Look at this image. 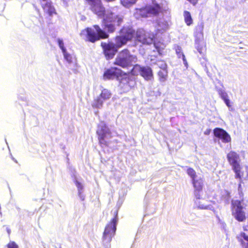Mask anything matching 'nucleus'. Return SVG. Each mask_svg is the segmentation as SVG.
<instances>
[{
	"instance_id": "obj_1",
	"label": "nucleus",
	"mask_w": 248,
	"mask_h": 248,
	"mask_svg": "<svg viewBox=\"0 0 248 248\" xmlns=\"http://www.w3.org/2000/svg\"><path fill=\"white\" fill-rule=\"evenodd\" d=\"M154 34L146 32L143 29H139L135 32L132 27H124L120 31V35L115 38L114 44L118 48L135 38L143 44L150 45L154 42Z\"/></svg>"
},
{
	"instance_id": "obj_2",
	"label": "nucleus",
	"mask_w": 248,
	"mask_h": 248,
	"mask_svg": "<svg viewBox=\"0 0 248 248\" xmlns=\"http://www.w3.org/2000/svg\"><path fill=\"white\" fill-rule=\"evenodd\" d=\"M91 6L92 12L99 17H103V25L108 31L112 32L116 26H119L123 21V16L116 15L110 11H105L100 0H85Z\"/></svg>"
},
{
	"instance_id": "obj_3",
	"label": "nucleus",
	"mask_w": 248,
	"mask_h": 248,
	"mask_svg": "<svg viewBox=\"0 0 248 248\" xmlns=\"http://www.w3.org/2000/svg\"><path fill=\"white\" fill-rule=\"evenodd\" d=\"M94 29L87 28L82 30L80 33V37L86 41L94 43L100 38H106L108 35L98 25L93 26Z\"/></svg>"
},
{
	"instance_id": "obj_4",
	"label": "nucleus",
	"mask_w": 248,
	"mask_h": 248,
	"mask_svg": "<svg viewBox=\"0 0 248 248\" xmlns=\"http://www.w3.org/2000/svg\"><path fill=\"white\" fill-rule=\"evenodd\" d=\"M137 61L136 56L131 54L128 49H124L118 53L114 63L123 68H126L132 65Z\"/></svg>"
},
{
	"instance_id": "obj_5",
	"label": "nucleus",
	"mask_w": 248,
	"mask_h": 248,
	"mask_svg": "<svg viewBox=\"0 0 248 248\" xmlns=\"http://www.w3.org/2000/svg\"><path fill=\"white\" fill-rule=\"evenodd\" d=\"M248 209L243 200H235L232 202V213L234 218L239 222H243L246 219Z\"/></svg>"
},
{
	"instance_id": "obj_6",
	"label": "nucleus",
	"mask_w": 248,
	"mask_h": 248,
	"mask_svg": "<svg viewBox=\"0 0 248 248\" xmlns=\"http://www.w3.org/2000/svg\"><path fill=\"white\" fill-rule=\"evenodd\" d=\"M118 218L117 212L115 217L106 226L102 237V242L104 246H108L114 236Z\"/></svg>"
},
{
	"instance_id": "obj_7",
	"label": "nucleus",
	"mask_w": 248,
	"mask_h": 248,
	"mask_svg": "<svg viewBox=\"0 0 248 248\" xmlns=\"http://www.w3.org/2000/svg\"><path fill=\"white\" fill-rule=\"evenodd\" d=\"M135 10L134 16L136 18H139L158 15L160 12V7L158 4H155L140 9H136Z\"/></svg>"
},
{
	"instance_id": "obj_8",
	"label": "nucleus",
	"mask_w": 248,
	"mask_h": 248,
	"mask_svg": "<svg viewBox=\"0 0 248 248\" xmlns=\"http://www.w3.org/2000/svg\"><path fill=\"white\" fill-rule=\"evenodd\" d=\"M96 133L100 144L102 146H108L112 135L110 130L104 122H101L99 123Z\"/></svg>"
},
{
	"instance_id": "obj_9",
	"label": "nucleus",
	"mask_w": 248,
	"mask_h": 248,
	"mask_svg": "<svg viewBox=\"0 0 248 248\" xmlns=\"http://www.w3.org/2000/svg\"><path fill=\"white\" fill-rule=\"evenodd\" d=\"M194 205L195 208L201 210L215 211L216 203L213 202H205L202 198V194L196 192L195 194Z\"/></svg>"
},
{
	"instance_id": "obj_10",
	"label": "nucleus",
	"mask_w": 248,
	"mask_h": 248,
	"mask_svg": "<svg viewBox=\"0 0 248 248\" xmlns=\"http://www.w3.org/2000/svg\"><path fill=\"white\" fill-rule=\"evenodd\" d=\"M227 159L229 163L232 166L233 170L235 173V178L240 179L242 176L241 167L238 162L239 155L233 151H231L227 155Z\"/></svg>"
},
{
	"instance_id": "obj_11",
	"label": "nucleus",
	"mask_w": 248,
	"mask_h": 248,
	"mask_svg": "<svg viewBox=\"0 0 248 248\" xmlns=\"http://www.w3.org/2000/svg\"><path fill=\"white\" fill-rule=\"evenodd\" d=\"M118 79L120 80L119 86L124 92L129 91L136 84L135 78L131 75L124 74L118 78Z\"/></svg>"
},
{
	"instance_id": "obj_12",
	"label": "nucleus",
	"mask_w": 248,
	"mask_h": 248,
	"mask_svg": "<svg viewBox=\"0 0 248 248\" xmlns=\"http://www.w3.org/2000/svg\"><path fill=\"white\" fill-rule=\"evenodd\" d=\"M134 74L139 73L146 80H150L153 78L152 69L149 66H141L135 65L132 70Z\"/></svg>"
},
{
	"instance_id": "obj_13",
	"label": "nucleus",
	"mask_w": 248,
	"mask_h": 248,
	"mask_svg": "<svg viewBox=\"0 0 248 248\" xmlns=\"http://www.w3.org/2000/svg\"><path fill=\"white\" fill-rule=\"evenodd\" d=\"M111 93L107 89H103L101 94L94 98L92 103V107L94 108H100L102 107L103 102L110 98Z\"/></svg>"
},
{
	"instance_id": "obj_14",
	"label": "nucleus",
	"mask_w": 248,
	"mask_h": 248,
	"mask_svg": "<svg viewBox=\"0 0 248 248\" xmlns=\"http://www.w3.org/2000/svg\"><path fill=\"white\" fill-rule=\"evenodd\" d=\"M101 46L107 59L112 58L117 51L118 48L112 43H102Z\"/></svg>"
},
{
	"instance_id": "obj_15",
	"label": "nucleus",
	"mask_w": 248,
	"mask_h": 248,
	"mask_svg": "<svg viewBox=\"0 0 248 248\" xmlns=\"http://www.w3.org/2000/svg\"><path fill=\"white\" fill-rule=\"evenodd\" d=\"M214 134L215 137L220 139L223 142L228 143L231 141L230 136L223 129L216 128L214 130Z\"/></svg>"
},
{
	"instance_id": "obj_16",
	"label": "nucleus",
	"mask_w": 248,
	"mask_h": 248,
	"mask_svg": "<svg viewBox=\"0 0 248 248\" xmlns=\"http://www.w3.org/2000/svg\"><path fill=\"white\" fill-rule=\"evenodd\" d=\"M217 91L219 96L224 101L226 105L228 107L230 111H233V108H232L231 100L229 99V95L225 91L222 89H217Z\"/></svg>"
},
{
	"instance_id": "obj_17",
	"label": "nucleus",
	"mask_w": 248,
	"mask_h": 248,
	"mask_svg": "<svg viewBox=\"0 0 248 248\" xmlns=\"http://www.w3.org/2000/svg\"><path fill=\"white\" fill-rule=\"evenodd\" d=\"M41 4L44 12L49 16L55 13L54 8L51 5V2L48 0H42Z\"/></svg>"
},
{
	"instance_id": "obj_18",
	"label": "nucleus",
	"mask_w": 248,
	"mask_h": 248,
	"mask_svg": "<svg viewBox=\"0 0 248 248\" xmlns=\"http://www.w3.org/2000/svg\"><path fill=\"white\" fill-rule=\"evenodd\" d=\"M156 28L157 31H165L167 30L170 27V21L166 20L164 18H160L156 21Z\"/></svg>"
},
{
	"instance_id": "obj_19",
	"label": "nucleus",
	"mask_w": 248,
	"mask_h": 248,
	"mask_svg": "<svg viewBox=\"0 0 248 248\" xmlns=\"http://www.w3.org/2000/svg\"><path fill=\"white\" fill-rule=\"evenodd\" d=\"M192 181L193 186L195 189V193L198 192L199 193L202 194L203 181L201 177L198 176Z\"/></svg>"
},
{
	"instance_id": "obj_20",
	"label": "nucleus",
	"mask_w": 248,
	"mask_h": 248,
	"mask_svg": "<svg viewBox=\"0 0 248 248\" xmlns=\"http://www.w3.org/2000/svg\"><path fill=\"white\" fill-rule=\"evenodd\" d=\"M117 69L115 68H112L107 70L104 74V78L105 79H112L119 78L117 74Z\"/></svg>"
},
{
	"instance_id": "obj_21",
	"label": "nucleus",
	"mask_w": 248,
	"mask_h": 248,
	"mask_svg": "<svg viewBox=\"0 0 248 248\" xmlns=\"http://www.w3.org/2000/svg\"><path fill=\"white\" fill-rule=\"evenodd\" d=\"M203 26L202 24L198 25L196 28L195 36L196 37L195 42L201 41L203 38Z\"/></svg>"
},
{
	"instance_id": "obj_22",
	"label": "nucleus",
	"mask_w": 248,
	"mask_h": 248,
	"mask_svg": "<svg viewBox=\"0 0 248 248\" xmlns=\"http://www.w3.org/2000/svg\"><path fill=\"white\" fill-rule=\"evenodd\" d=\"M175 51L179 58H182L184 64L186 66H187V62L185 58L183 52H182V48L180 46H177L175 47Z\"/></svg>"
},
{
	"instance_id": "obj_23",
	"label": "nucleus",
	"mask_w": 248,
	"mask_h": 248,
	"mask_svg": "<svg viewBox=\"0 0 248 248\" xmlns=\"http://www.w3.org/2000/svg\"><path fill=\"white\" fill-rule=\"evenodd\" d=\"M151 65L153 64H156L158 67H159L161 70L167 69V64L166 62L164 61L158 60L155 61V59H151Z\"/></svg>"
},
{
	"instance_id": "obj_24",
	"label": "nucleus",
	"mask_w": 248,
	"mask_h": 248,
	"mask_svg": "<svg viewBox=\"0 0 248 248\" xmlns=\"http://www.w3.org/2000/svg\"><path fill=\"white\" fill-rule=\"evenodd\" d=\"M158 76L159 77L160 81H165L167 80V78L168 77V72L167 69H166L160 70L158 72Z\"/></svg>"
},
{
	"instance_id": "obj_25",
	"label": "nucleus",
	"mask_w": 248,
	"mask_h": 248,
	"mask_svg": "<svg viewBox=\"0 0 248 248\" xmlns=\"http://www.w3.org/2000/svg\"><path fill=\"white\" fill-rule=\"evenodd\" d=\"M185 21L187 25L190 26L192 24L193 20L190 13L188 11H185L184 13Z\"/></svg>"
},
{
	"instance_id": "obj_26",
	"label": "nucleus",
	"mask_w": 248,
	"mask_h": 248,
	"mask_svg": "<svg viewBox=\"0 0 248 248\" xmlns=\"http://www.w3.org/2000/svg\"><path fill=\"white\" fill-rule=\"evenodd\" d=\"M138 0H120L121 3L125 7L129 8L135 4Z\"/></svg>"
},
{
	"instance_id": "obj_27",
	"label": "nucleus",
	"mask_w": 248,
	"mask_h": 248,
	"mask_svg": "<svg viewBox=\"0 0 248 248\" xmlns=\"http://www.w3.org/2000/svg\"><path fill=\"white\" fill-rule=\"evenodd\" d=\"M196 43V48L198 51L202 55H203L205 52V46L202 44H201V41Z\"/></svg>"
},
{
	"instance_id": "obj_28",
	"label": "nucleus",
	"mask_w": 248,
	"mask_h": 248,
	"mask_svg": "<svg viewBox=\"0 0 248 248\" xmlns=\"http://www.w3.org/2000/svg\"><path fill=\"white\" fill-rule=\"evenodd\" d=\"M76 186L78 188V196L80 197V198L82 200H84V196L82 195L83 193V186L80 184V183L78 182V181H76Z\"/></svg>"
},
{
	"instance_id": "obj_29",
	"label": "nucleus",
	"mask_w": 248,
	"mask_h": 248,
	"mask_svg": "<svg viewBox=\"0 0 248 248\" xmlns=\"http://www.w3.org/2000/svg\"><path fill=\"white\" fill-rule=\"evenodd\" d=\"M186 172L187 174L191 177L192 180L198 177V176L196 174V171L192 168H188L186 170Z\"/></svg>"
},
{
	"instance_id": "obj_30",
	"label": "nucleus",
	"mask_w": 248,
	"mask_h": 248,
	"mask_svg": "<svg viewBox=\"0 0 248 248\" xmlns=\"http://www.w3.org/2000/svg\"><path fill=\"white\" fill-rule=\"evenodd\" d=\"M63 55L64 58V59L69 63H72L73 62V60H74V58L71 56L70 54L67 53L66 51L63 52Z\"/></svg>"
},
{
	"instance_id": "obj_31",
	"label": "nucleus",
	"mask_w": 248,
	"mask_h": 248,
	"mask_svg": "<svg viewBox=\"0 0 248 248\" xmlns=\"http://www.w3.org/2000/svg\"><path fill=\"white\" fill-rule=\"evenodd\" d=\"M241 236L244 239V240L246 242H244L243 241H242V244L243 246L245 247V248H248V235H246L245 233H241Z\"/></svg>"
},
{
	"instance_id": "obj_32",
	"label": "nucleus",
	"mask_w": 248,
	"mask_h": 248,
	"mask_svg": "<svg viewBox=\"0 0 248 248\" xmlns=\"http://www.w3.org/2000/svg\"><path fill=\"white\" fill-rule=\"evenodd\" d=\"M154 46H155L157 51L158 52L159 54H162V50L165 47V45L164 44H159L158 43H156L154 42Z\"/></svg>"
},
{
	"instance_id": "obj_33",
	"label": "nucleus",
	"mask_w": 248,
	"mask_h": 248,
	"mask_svg": "<svg viewBox=\"0 0 248 248\" xmlns=\"http://www.w3.org/2000/svg\"><path fill=\"white\" fill-rule=\"evenodd\" d=\"M57 42L58 43V45L60 48L61 49L62 53L66 51V48L64 46V43L62 40L60 38H58L57 39Z\"/></svg>"
},
{
	"instance_id": "obj_34",
	"label": "nucleus",
	"mask_w": 248,
	"mask_h": 248,
	"mask_svg": "<svg viewBox=\"0 0 248 248\" xmlns=\"http://www.w3.org/2000/svg\"><path fill=\"white\" fill-rule=\"evenodd\" d=\"M7 247L8 248H18V246L14 242H10Z\"/></svg>"
},
{
	"instance_id": "obj_35",
	"label": "nucleus",
	"mask_w": 248,
	"mask_h": 248,
	"mask_svg": "<svg viewBox=\"0 0 248 248\" xmlns=\"http://www.w3.org/2000/svg\"><path fill=\"white\" fill-rule=\"evenodd\" d=\"M210 131H211V130L210 129H207L205 132H204V134L205 135H209L210 133Z\"/></svg>"
},
{
	"instance_id": "obj_36",
	"label": "nucleus",
	"mask_w": 248,
	"mask_h": 248,
	"mask_svg": "<svg viewBox=\"0 0 248 248\" xmlns=\"http://www.w3.org/2000/svg\"><path fill=\"white\" fill-rule=\"evenodd\" d=\"M240 188H241V184H239V186H238V191H240Z\"/></svg>"
},
{
	"instance_id": "obj_37",
	"label": "nucleus",
	"mask_w": 248,
	"mask_h": 248,
	"mask_svg": "<svg viewBox=\"0 0 248 248\" xmlns=\"http://www.w3.org/2000/svg\"><path fill=\"white\" fill-rule=\"evenodd\" d=\"M7 232L9 234L10 233V230L9 229H7Z\"/></svg>"
},
{
	"instance_id": "obj_38",
	"label": "nucleus",
	"mask_w": 248,
	"mask_h": 248,
	"mask_svg": "<svg viewBox=\"0 0 248 248\" xmlns=\"http://www.w3.org/2000/svg\"><path fill=\"white\" fill-rule=\"evenodd\" d=\"M226 193H227V195H228V196H229V193H228L227 191H226Z\"/></svg>"
}]
</instances>
